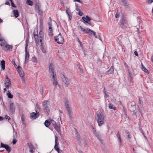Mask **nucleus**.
I'll use <instances>...</instances> for the list:
<instances>
[{
    "instance_id": "1",
    "label": "nucleus",
    "mask_w": 153,
    "mask_h": 153,
    "mask_svg": "<svg viewBox=\"0 0 153 153\" xmlns=\"http://www.w3.org/2000/svg\"><path fill=\"white\" fill-rule=\"evenodd\" d=\"M97 122L98 126H100L104 123V116L102 112H100L97 114Z\"/></svg>"
},
{
    "instance_id": "2",
    "label": "nucleus",
    "mask_w": 153,
    "mask_h": 153,
    "mask_svg": "<svg viewBox=\"0 0 153 153\" xmlns=\"http://www.w3.org/2000/svg\"><path fill=\"white\" fill-rule=\"evenodd\" d=\"M48 100H44L42 103L43 109L44 112L48 115L50 111L49 104Z\"/></svg>"
},
{
    "instance_id": "3",
    "label": "nucleus",
    "mask_w": 153,
    "mask_h": 153,
    "mask_svg": "<svg viewBox=\"0 0 153 153\" xmlns=\"http://www.w3.org/2000/svg\"><path fill=\"white\" fill-rule=\"evenodd\" d=\"M120 27L123 29L126 27L127 25V21L125 17H122L120 19Z\"/></svg>"
},
{
    "instance_id": "4",
    "label": "nucleus",
    "mask_w": 153,
    "mask_h": 153,
    "mask_svg": "<svg viewBox=\"0 0 153 153\" xmlns=\"http://www.w3.org/2000/svg\"><path fill=\"white\" fill-rule=\"evenodd\" d=\"M55 41L59 44H62L64 42V39L62 36L61 34L59 33L58 35L55 37Z\"/></svg>"
},
{
    "instance_id": "5",
    "label": "nucleus",
    "mask_w": 153,
    "mask_h": 153,
    "mask_svg": "<svg viewBox=\"0 0 153 153\" xmlns=\"http://www.w3.org/2000/svg\"><path fill=\"white\" fill-rule=\"evenodd\" d=\"M61 77L62 81L65 84L66 86L68 87L69 85V81L68 78L62 74L61 75Z\"/></svg>"
},
{
    "instance_id": "6",
    "label": "nucleus",
    "mask_w": 153,
    "mask_h": 153,
    "mask_svg": "<svg viewBox=\"0 0 153 153\" xmlns=\"http://www.w3.org/2000/svg\"><path fill=\"white\" fill-rule=\"evenodd\" d=\"M35 9L36 12L40 16V18H42L43 16V11L40 9L39 6L37 4H36Z\"/></svg>"
},
{
    "instance_id": "7",
    "label": "nucleus",
    "mask_w": 153,
    "mask_h": 153,
    "mask_svg": "<svg viewBox=\"0 0 153 153\" xmlns=\"http://www.w3.org/2000/svg\"><path fill=\"white\" fill-rule=\"evenodd\" d=\"M131 107L130 108L129 110L131 111L134 112L136 110V103L134 101H131L130 102Z\"/></svg>"
},
{
    "instance_id": "8",
    "label": "nucleus",
    "mask_w": 153,
    "mask_h": 153,
    "mask_svg": "<svg viewBox=\"0 0 153 153\" xmlns=\"http://www.w3.org/2000/svg\"><path fill=\"white\" fill-rule=\"evenodd\" d=\"M0 146L1 147L4 148L8 153L11 151V148L8 145L4 144L1 142Z\"/></svg>"
},
{
    "instance_id": "9",
    "label": "nucleus",
    "mask_w": 153,
    "mask_h": 153,
    "mask_svg": "<svg viewBox=\"0 0 153 153\" xmlns=\"http://www.w3.org/2000/svg\"><path fill=\"white\" fill-rule=\"evenodd\" d=\"M54 65L52 63L50 64L49 67V72L50 74V76H53V75H56L55 74H54Z\"/></svg>"
},
{
    "instance_id": "10",
    "label": "nucleus",
    "mask_w": 153,
    "mask_h": 153,
    "mask_svg": "<svg viewBox=\"0 0 153 153\" xmlns=\"http://www.w3.org/2000/svg\"><path fill=\"white\" fill-rule=\"evenodd\" d=\"M6 80L5 82L4 83V84L5 85V87L6 88H9L11 84V82L10 81V79L8 78V76L7 75L6 76Z\"/></svg>"
},
{
    "instance_id": "11",
    "label": "nucleus",
    "mask_w": 153,
    "mask_h": 153,
    "mask_svg": "<svg viewBox=\"0 0 153 153\" xmlns=\"http://www.w3.org/2000/svg\"><path fill=\"white\" fill-rule=\"evenodd\" d=\"M82 19L84 21V23H86L90 25H91V23L90 21L91 20V19L88 16H86L85 17H82Z\"/></svg>"
},
{
    "instance_id": "12",
    "label": "nucleus",
    "mask_w": 153,
    "mask_h": 153,
    "mask_svg": "<svg viewBox=\"0 0 153 153\" xmlns=\"http://www.w3.org/2000/svg\"><path fill=\"white\" fill-rule=\"evenodd\" d=\"M48 25L49 26L48 29L49 30V32L48 33V35L49 36H52L53 34L52 29V21L51 19H50V21L48 22Z\"/></svg>"
},
{
    "instance_id": "13",
    "label": "nucleus",
    "mask_w": 153,
    "mask_h": 153,
    "mask_svg": "<svg viewBox=\"0 0 153 153\" xmlns=\"http://www.w3.org/2000/svg\"><path fill=\"white\" fill-rule=\"evenodd\" d=\"M18 72L21 77L23 78L24 76V74L22 68L20 66H18L17 68Z\"/></svg>"
},
{
    "instance_id": "14",
    "label": "nucleus",
    "mask_w": 153,
    "mask_h": 153,
    "mask_svg": "<svg viewBox=\"0 0 153 153\" xmlns=\"http://www.w3.org/2000/svg\"><path fill=\"white\" fill-rule=\"evenodd\" d=\"M55 145L54 146V148L58 152V151H59V150H60L59 149V148L58 147V145L59 143L57 142V141L58 140V137L56 136H55Z\"/></svg>"
},
{
    "instance_id": "15",
    "label": "nucleus",
    "mask_w": 153,
    "mask_h": 153,
    "mask_svg": "<svg viewBox=\"0 0 153 153\" xmlns=\"http://www.w3.org/2000/svg\"><path fill=\"white\" fill-rule=\"evenodd\" d=\"M44 33L42 30H41L39 33L38 37L40 39L39 42H41L44 39Z\"/></svg>"
},
{
    "instance_id": "16",
    "label": "nucleus",
    "mask_w": 153,
    "mask_h": 153,
    "mask_svg": "<svg viewBox=\"0 0 153 153\" xmlns=\"http://www.w3.org/2000/svg\"><path fill=\"white\" fill-rule=\"evenodd\" d=\"M66 13L67 14L69 20H71L72 18V13L71 12L70 9L69 8H66Z\"/></svg>"
},
{
    "instance_id": "17",
    "label": "nucleus",
    "mask_w": 153,
    "mask_h": 153,
    "mask_svg": "<svg viewBox=\"0 0 153 153\" xmlns=\"http://www.w3.org/2000/svg\"><path fill=\"white\" fill-rule=\"evenodd\" d=\"M10 109L12 114H14L15 111V107L13 102L10 103Z\"/></svg>"
},
{
    "instance_id": "18",
    "label": "nucleus",
    "mask_w": 153,
    "mask_h": 153,
    "mask_svg": "<svg viewBox=\"0 0 153 153\" xmlns=\"http://www.w3.org/2000/svg\"><path fill=\"white\" fill-rule=\"evenodd\" d=\"M39 114L38 113L33 112L30 114V117L32 119L34 120L37 118L39 116Z\"/></svg>"
},
{
    "instance_id": "19",
    "label": "nucleus",
    "mask_w": 153,
    "mask_h": 153,
    "mask_svg": "<svg viewBox=\"0 0 153 153\" xmlns=\"http://www.w3.org/2000/svg\"><path fill=\"white\" fill-rule=\"evenodd\" d=\"M13 46L10 45L8 44H7L3 48V50L5 51H10V49H12Z\"/></svg>"
},
{
    "instance_id": "20",
    "label": "nucleus",
    "mask_w": 153,
    "mask_h": 153,
    "mask_svg": "<svg viewBox=\"0 0 153 153\" xmlns=\"http://www.w3.org/2000/svg\"><path fill=\"white\" fill-rule=\"evenodd\" d=\"M56 76V75H53L52 80L53 81V85H55V86H56L58 85V82L57 79L55 76Z\"/></svg>"
},
{
    "instance_id": "21",
    "label": "nucleus",
    "mask_w": 153,
    "mask_h": 153,
    "mask_svg": "<svg viewBox=\"0 0 153 153\" xmlns=\"http://www.w3.org/2000/svg\"><path fill=\"white\" fill-rule=\"evenodd\" d=\"M25 64L26 63V61H28L29 58V54L28 52L27 51V50L25 51Z\"/></svg>"
},
{
    "instance_id": "22",
    "label": "nucleus",
    "mask_w": 153,
    "mask_h": 153,
    "mask_svg": "<svg viewBox=\"0 0 153 153\" xmlns=\"http://www.w3.org/2000/svg\"><path fill=\"white\" fill-rule=\"evenodd\" d=\"M95 136L97 137V139L99 140L102 143V141L101 140V136L99 132H97L94 134Z\"/></svg>"
},
{
    "instance_id": "23",
    "label": "nucleus",
    "mask_w": 153,
    "mask_h": 153,
    "mask_svg": "<svg viewBox=\"0 0 153 153\" xmlns=\"http://www.w3.org/2000/svg\"><path fill=\"white\" fill-rule=\"evenodd\" d=\"M114 67L113 66L111 67L106 72V74L108 75L110 74H112L113 73Z\"/></svg>"
},
{
    "instance_id": "24",
    "label": "nucleus",
    "mask_w": 153,
    "mask_h": 153,
    "mask_svg": "<svg viewBox=\"0 0 153 153\" xmlns=\"http://www.w3.org/2000/svg\"><path fill=\"white\" fill-rule=\"evenodd\" d=\"M55 130L57 131V132L59 133L61 132V130L60 129V127L59 124H57L55 126H53Z\"/></svg>"
},
{
    "instance_id": "25",
    "label": "nucleus",
    "mask_w": 153,
    "mask_h": 153,
    "mask_svg": "<svg viewBox=\"0 0 153 153\" xmlns=\"http://www.w3.org/2000/svg\"><path fill=\"white\" fill-rule=\"evenodd\" d=\"M88 34L90 35H93L95 38H97V37L95 34V32L93 31L90 29H89V31L88 32Z\"/></svg>"
},
{
    "instance_id": "26",
    "label": "nucleus",
    "mask_w": 153,
    "mask_h": 153,
    "mask_svg": "<svg viewBox=\"0 0 153 153\" xmlns=\"http://www.w3.org/2000/svg\"><path fill=\"white\" fill-rule=\"evenodd\" d=\"M14 16L16 18H17L19 16V13L18 10H14L13 11Z\"/></svg>"
},
{
    "instance_id": "27",
    "label": "nucleus",
    "mask_w": 153,
    "mask_h": 153,
    "mask_svg": "<svg viewBox=\"0 0 153 153\" xmlns=\"http://www.w3.org/2000/svg\"><path fill=\"white\" fill-rule=\"evenodd\" d=\"M141 69L143 70V71L147 74H149V72L148 70L145 67V66L142 63Z\"/></svg>"
},
{
    "instance_id": "28",
    "label": "nucleus",
    "mask_w": 153,
    "mask_h": 153,
    "mask_svg": "<svg viewBox=\"0 0 153 153\" xmlns=\"http://www.w3.org/2000/svg\"><path fill=\"white\" fill-rule=\"evenodd\" d=\"M122 0L123 1L122 2L123 4V5L125 6L126 9H127L129 7L128 5V4L127 1H126V0Z\"/></svg>"
},
{
    "instance_id": "29",
    "label": "nucleus",
    "mask_w": 153,
    "mask_h": 153,
    "mask_svg": "<svg viewBox=\"0 0 153 153\" xmlns=\"http://www.w3.org/2000/svg\"><path fill=\"white\" fill-rule=\"evenodd\" d=\"M5 61L4 60H2L1 62V67L3 70H4L5 69Z\"/></svg>"
},
{
    "instance_id": "30",
    "label": "nucleus",
    "mask_w": 153,
    "mask_h": 153,
    "mask_svg": "<svg viewBox=\"0 0 153 153\" xmlns=\"http://www.w3.org/2000/svg\"><path fill=\"white\" fill-rule=\"evenodd\" d=\"M1 41V43H0V45L3 48L4 47L7 43H6L5 41L3 39H2V41Z\"/></svg>"
},
{
    "instance_id": "31",
    "label": "nucleus",
    "mask_w": 153,
    "mask_h": 153,
    "mask_svg": "<svg viewBox=\"0 0 153 153\" xmlns=\"http://www.w3.org/2000/svg\"><path fill=\"white\" fill-rule=\"evenodd\" d=\"M108 108L110 109H113L114 110H116V108L114 105L111 103H109L108 105Z\"/></svg>"
},
{
    "instance_id": "32",
    "label": "nucleus",
    "mask_w": 153,
    "mask_h": 153,
    "mask_svg": "<svg viewBox=\"0 0 153 153\" xmlns=\"http://www.w3.org/2000/svg\"><path fill=\"white\" fill-rule=\"evenodd\" d=\"M33 35L34 36V37L35 38V43L39 42V39L38 38V36L37 34H35L34 33V32L33 33Z\"/></svg>"
},
{
    "instance_id": "33",
    "label": "nucleus",
    "mask_w": 153,
    "mask_h": 153,
    "mask_svg": "<svg viewBox=\"0 0 153 153\" xmlns=\"http://www.w3.org/2000/svg\"><path fill=\"white\" fill-rule=\"evenodd\" d=\"M51 121L50 122L48 120H46L44 123V125L46 127H48L51 124Z\"/></svg>"
},
{
    "instance_id": "34",
    "label": "nucleus",
    "mask_w": 153,
    "mask_h": 153,
    "mask_svg": "<svg viewBox=\"0 0 153 153\" xmlns=\"http://www.w3.org/2000/svg\"><path fill=\"white\" fill-rule=\"evenodd\" d=\"M7 94L8 96V98L10 99H12L13 98V95L10 93L9 91H8L7 93Z\"/></svg>"
},
{
    "instance_id": "35",
    "label": "nucleus",
    "mask_w": 153,
    "mask_h": 153,
    "mask_svg": "<svg viewBox=\"0 0 153 153\" xmlns=\"http://www.w3.org/2000/svg\"><path fill=\"white\" fill-rule=\"evenodd\" d=\"M76 138L77 140H78L79 142L80 141V136L78 134V133L76 132Z\"/></svg>"
},
{
    "instance_id": "36",
    "label": "nucleus",
    "mask_w": 153,
    "mask_h": 153,
    "mask_svg": "<svg viewBox=\"0 0 153 153\" xmlns=\"http://www.w3.org/2000/svg\"><path fill=\"white\" fill-rule=\"evenodd\" d=\"M27 4L30 6H32L33 4V2L31 0H26Z\"/></svg>"
},
{
    "instance_id": "37",
    "label": "nucleus",
    "mask_w": 153,
    "mask_h": 153,
    "mask_svg": "<svg viewBox=\"0 0 153 153\" xmlns=\"http://www.w3.org/2000/svg\"><path fill=\"white\" fill-rule=\"evenodd\" d=\"M29 147L30 149V152H33V149L34 148L33 146L31 144H28Z\"/></svg>"
},
{
    "instance_id": "38",
    "label": "nucleus",
    "mask_w": 153,
    "mask_h": 153,
    "mask_svg": "<svg viewBox=\"0 0 153 153\" xmlns=\"http://www.w3.org/2000/svg\"><path fill=\"white\" fill-rule=\"evenodd\" d=\"M39 25L40 27H42L43 26V21L42 18H40L39 19Z\"/></svg>"
},
{
    "instance_id": "39",
    "label": "nucleus",
    "mask_w": 153,
    "mask_h": 153,
    "mask_svg": "<svg viewBox=\"0 0 153 153\" xmlns=\"http://www.w3.org/2000/svg\"><path fill=\"white\" fill-rule=\"evenodd\" d=\"M76 41L78 42L80 44V46L82 48H83V45H82V43L80 41L79 39L78 38H76Z\"/></svg>"
},
{
    "instance_id": "40",
    "label": "nucleus",
    "mask_w": 153,
    "mask_h": 153,
    "mask_svg": "<svg viewBox=\"0 0 153 153\" xmlns=\"http://www.w3.org/2000/svg\"><path fill=\"white\" fill-rule=\"evenodd\" d=\"M51 123L52 125L53 126L57 124L56 122L53 120H51Z\"/></svg>"
},
{
    "instance_id": "41",
    "label": "nucleus",
    "mask_w": 153,
    "mask_h": 153,
    "mask_svg": "<svg viewBox=\"0 0 153 153\" xmlns=\"http://www.w3.org/2000/svg\"><path fill=\"white\" fill-rule=\"evenodd\" d=\"M76 10L78 11H79L81 10V7L76 4Z\"/></svg>"
},
{
    "instance_id": "42",
    "label": "nucleus",
    "mask_w": 153,
    "mask_h": 153,
    "mask_svg": "<svg viewBox=\"0 0 153 153\" xmlns=\"http://www.w3.org/2000/svg\"><path fill=\"white\" fill-rule=\"evenodd\" d=\"M90 29L89 28H87L85 29H84L83 30V32L88 34V33L89 29Z\"/></svg>"
},
{
    "instance_id": "43",
    "label": "nucleus",
    "mask_w": 153,
    "mask_h": 153,
    "mask_svg": "<svg viewBox=\"0 0 153 153\" xmlns=\"http://www.w3.org/2000/svg\"><path fill=\"white\" fill-rule=\"evenodd\" d=\"M21 118L22 122V123L24 125H25V118L24 117V116L22 115L21 116Z\"/></svg>"
},
{
    "instance_id": "44",
    "label": "nucleus",
    "mask_w": 153,
    "mask_h": 153,
    "mask_svg": "<svg viewBox=\"0 0 153 153\" xmlns=\"http://www.w3.org/2000/svg\"><path fill=\"white\" fill-rule=\"evenodd\" d=\"M29 41L26 40V44H25V51L27 50V47L28 46V43Z\"/></svg>"
},
{
    "instance_id": "45",
    "label": "nucleus",
    "mask_w": 153,
    "mask_h": 153,
    "mask_svg": "<svg viewBox=\"0 0 153 153\" xmlns=\"http://www.w3.org/2000/svg\"><path fill=\"white\" fill-rule=\"evenodd\" d=\"M27 36H26V40H27L28 41H29V31H28V32L27 33Z\"/></svg>"
},
{
    "instance_id": "46",
    "label": "nucleus",
    "mask_w": 153,
    "mask_h": 153,
    "mask_svg": "<svg viewBox=\"0 0 153 153\" xmlns=\"http://www.w3.org/2000/svg\"><path fill=\"white\" fill-rule=\"evenodd\" d=\"M127 133L128 134V135H127L128 138L129 139H131V138L132 136L131 134L129 132H128V133Z\"/></svg>"
},
{
    "instance_id": "47",
    "label": "nucleus",
    "mask_w": 153,
    "mask_h": 153,
    "mask_svg": "<svg viewBox=\"0 0 153 153\" xmlns=\"http://www.w3.org/2000/svg\"><path fill=\"white\" fill-rule=\"evenodd\" d=\"M32 60L34 62H37V59L35 57H32Z\"/></svg>"
},
{
    "instance_id": "48",
    "label": "nucleus",
    "mask_w": 153,
    "mask_h": 153,
    "mask_svg": "<svg viewBox=\"0 0 153 153\" xmlns=\"http://www.w3.org/2000/svg\"><path fill=\"white\" fill-rule=\"evenodd\" d=\"M9 0L11 2L12 6L13 7H16V6L15 5V4L13 3V2L12 0Z\"/></svg>"
},
{
    "instance_id": "49",
    "label": "nucleus",
    "mask_w": 153,
    "mask_h": 153,
    "mask_svg": "<svg viewBox=\"0 0 153 153\" xmlns=\"http://www.w3.org/2000/svg\"><path fill=\"white\" fill-rule=\"evenodd\" d=\"M41 43V45L40 46V48L41 49H43L44 47L43 46V43L42 42H40Z\"/></svg>"
},
{
    "instance_id": "50",
    "label": "nucleus",
    "mask_w": 153,
    "mask_h": 153,
    "mask_svg": "<svg viewBox=\"0 0 153 153\" xmlns=\"http://www.w3.org/2000/svg\"><path fill=\"white\" fill-rule=\"evenodd\" d=\"M117 139L119 141V143H120V145L121 146L122 144V141L121 140V137H119V138H117Z\"/></svg>"
},
{
    "instance_id": "51",
    "label": "nucleus",
    "mask_w": 153,
    "mask_h": 153,
    "mask_svg": "<svg viewBox=\"0 0 153 153\" xmlns=\"http://www.w3.org/2000/svg\"><path fill=\"white\" fill-rule=\"evenodd\" d=\"M65 108L68 107H69L68 104V102L66 101L65 103Z\"/></svg>"
},
{
    "instance_id": "52",
    "label": "nucleus",
    "mask_w": 153,
    "mask_h": 153,
    "mask_svg": "<svg viewBox=\"0 0 153 153\" xmlns=\"http://www.w3.org/2000/svg\"><path fill=\"white\" fill-rule=\"evenodd\" d=\"M17 133L16 132L15 133V134H13V139H16V138H17Z\"/></svg>"
},
{
    "instance_id": "53",
    "label": "nucleus",
    "mask_w": 153,
    "mask_h": 153,
    "mask_svg": "<svg viewBox=\"0 0 153 153\" xmlns=\"http://www.w3.org/2000/svg\"><path fill=\"white\" fill-rule=\"evenodd\" d=\"M116 137L117 138H119L120 137V133L119 131H117V134Z\"/></svg>"
},
{
    "instance_id": "54",
    "label": "nucleus",
    "mask_w": 153,
    "mask_h": 153,
    "mask_svg": "<svg viewBox=\"0 0 153 153\" xmlns=\"http://www.w3.org/2000/svg\"><path fill=\"white\" fill-rule=\"evenodd\" d=\"M17 142V140L16 139H13V141L12 142V143L13 145H14L16 144Z\"/></svg>"
},
{
    "instance_id": "55",
    "label": "nucleus",
    "mask_w": 153,
    "mask_h": 153,
    "mask_svg": "<svg viewBox=\"0 0 153 153\" xmlns=\"http://www.w3.org/2000/svg\"><path fill=\"white\" fill-rule=\"evenodd\" d=\"M148 4H151L153 2V0H147Z\"/></svg>"
},
{
    "instance_id": "56",
    "label": "nucleus",
    "mask_w": 153,
    "mask_h": 153,
    "mask_svg": "<svg viewBox=\"0 0 153 153\" xmlns=\"http://www.w3.org/2000/svg\"><path fill=\"white\" fill-rule=\"evenodd\" d=\"M129 79L131 82L132 83L133 82V77L132 76L129 77Z\"/></svg>"
},
{
    "instance_id": "57",
    "label": "nucleus",
    "mask_w": 153,
    "mask_h": 153,
    "mask_svg": "<svg viewBox=\"0 0 153 153\" xmlns=\"http://www.w3.org/2000/svg\"><path fill=\"white\" fill-rule=\"evenodd\" d=\"M139 104H141V103H142V100H141V97H139Z\"/></svg>"
},
{
    "instance_id": "58",
    "label": "nucleus",
    "mask_w": 153,
    "mask_h": 153,
    "mask_svg": "<svg viewBox=\"0 0 153 153\" xmlns=\"http://www.w3.org/2000/svg\"><path fill=\"white\" fill-rule=\"evenodd\" d=\"M5 118L6 119H7V120H10V117L7 115H5Z\"/></svg>"
},
{
    "instance_id": "59",
    "label": "nucleus",
    "mask_w": 153,
    "mask_h": 153,
    "mask_svg": "<svg viewBox=\"0 0 153 153\" xmlns=\"http://www.w3.org/2000/svg\"><path fill=\"white\" fill-rule=\"evenodd\" d=\"M128 76L129 77L132 76L131 73L130 71L128 72Z\"/></svg>"
},
{
    "instance_id": "60",
    "label": "nucleus",
    "mask_w": 153,
    "mask_h": 153,
    "mask_svg": "<svg viewBox=\"0 0 153 153\" xmlns=\"http://www.w3.org/2000/svg\"><path fill=\"white\" fill-rule=\"evenodd\" d=\"M79 12V13H78V15H79L80 16H82V15H83V13L82 12H81L80 11H78Z\"/></svg>"
},
{
    "instance_id": "61",
    "label": "nucleus",
    "mask_w": 153,
    "mask_h": 153,
    "mask_svg": "<svg viewBox=\"0 0 153 153\" xmlns=\"http://www.w3.org/2000/svg\"><path fill=\"white\" fill-rule=\"evenodd\" d=\"M104 97L105 98H107L108 97V95H107L106 94V91H105V93H104Z\"/></svg>"
},
{
    "instance_id": "62",
    "label": "nucleus",
    "mask_w": 153,
    "mask_h": 153,
    "mask_svg": "<svg viewBox=\"0 0 153 153\" xmlns=\"http://www.w3.org/2000/svg\"><path fill=\"white\" fill-rule=\"evenodd\" d=\"M68 115H73L72 112L71 111H68Z\"/></svg>"
},
{
    "instance_id": "63",
    "label": "nucleus",
    "mask_w": 153,
    "mask_h": 153,
    "mask_svg": "<svg viewBox=\"0 0 153 153\" xmlns=\"http://www.w3.org/2000/svg\"><path fill=\"white\" fill-rule=\"evenodd\" d=\"M134 54L135 56H139L138 52L137 51H135L134 52Z\"/></svg>"
},
{
    "instance_id": "64",
    "label": "nucleus",
    "mask_w": 153,
    "mask_h": 153,
    "mask_svg": "<svg viewBox=\"0 0 153 153\" xmlns=\"http://www.w3.org/2000/svg\"><path fill=\"white\" fill-rule=\"evenodd\" d=\"M93 133L94 134L96 133L97 132L96 131V129L94 128H93Z\"/></svg>"
}]
</instances>
